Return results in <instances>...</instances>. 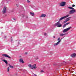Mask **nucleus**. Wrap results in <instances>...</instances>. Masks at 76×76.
<instances>
[{"instance_id": "0eeeda50", "label": "nucleus", "mask_w": 76, "mask_h": 76, "mask_svg": "<svg viewBox=\"0 0 76 76\" xmlns=\"http://www.w3.org/2000/svg\"><path fill=\"white\" fill-rule=\"evenodd\" d=\"M6 11H7V7H4L3 11H2V13H6Z\"/></svg>"}, {"instance_id": "f257e3e1", "label": "nucleus", "mask_w": 76, "mask_h": 76, "mask_svg": "<svg viewBox=\"0 0 76 76\" xmlns=\"http://www.w3.org/2000/svg\"><path fill=\"white\" fill-rule=\"evenodd\" d=\"M61 26H62V25L61 24L60 22L59 21L54 24V26H57L58 28L61 27Z\"/></svg>"}, {"instance_id": "f3484780", "label": "nucleus", "mask_w": 76, "mask_h": 76, "mask_svg": "<svg viewBox=\"0 0 76 76\" xmlns=\"http://www.w3.org/2000/svg\"><path fill=\"white\" fill-rule=\"evenodd\" d=\"M68 8L69 9H70L73 10L74 9V8H73L72 7H69Z\"/></svg>"}, {"instance_id": "a878e982", "label": "nucleus", "mask_w": 76, "mask_h": 76, "mask_svg": "<svg viewBox=\"0 0 76 76\" xmlns=\"http://www.w3.org/2000/svg\"><path fill=\"white\" fill-rule=\"evenodd\" d=\"M66 22H67V21L66 20L64 21V23H66Z\"/></svg>"}, {"instance_id": "6e6552de", "label": "nucleus", "mask_w": 76, "mask_h": 76, "mask_svg": "<svg viewBox=\"0 0 76 76\" xmlns=\"http://www.w3.org/2000/svg\"><path fill=\"white\" fill-rule=\"evenodd\" d=\"M76 12V10H71L70 11L69 14H73L74 13H75Z\"/></svg>"}, {"instance_id": "a211bd4d", "label": "nucleus", "mask_w": 76, "mask_h": 76, "mask_svg": "<svg viewBox=\"0 0 76 76\" xmlns=\"http://www.w3.org/2000/svg\"><path fill=\"white\" fill-rule=\"evenodd\" d=\"M67 25L66 24H65L63 26V28H65V27H66V26Z\"/></svg>"}, {"instance_id": "72a5a7b5", "label": "nucleus", "mask_w": 76, "mask_h": 76, "mask_svg": "<svg viewBox=\"0 0 76 76\" xmlns=\"http://www.w3.org/2000/svg\"><path fill=\"white\" fill-rule=\"evenodd\" d=\"M63 39V38H61V39Z\"/></svg>"}, {"instance_id": "412c9836", "label": "nucleus", "mask_w": 76, "mask_h": 76, "mask_svg": "<svg viewBox=\"0 0 76 76\" xmlns=\"http://www.w3.org/2000/svg\"><path fill=\"white\" fill-rule=\"evenodd\" d=\"M69 23H70V22H69V23H66L65 24L66 25H69Z\"/></svg>"}, {"instance_id": "5701e85b", "label": "nucleus", "mask_w": 76, "mask_h": 76, "mask_svg": "<svg viewBox=\"0 0 76 76\" xmlns=\"http://www.w3.org/2000/svg\"><path fill=\"white\" fill-rule=\"evenodd\" d=\"M44 35H47V33H44Z\"/></svg>"}, {"instance_id": "c9c22d12", "label": "nucleus", "mask_w": 76, "mask_h": 76, "mask_svg": "<svg viewBox=\"0 0 76 76\" xmlns=\"http://www.w3.org/2000/svg\"><path fill=\"white\" fill-rule=\"evenodd\" d=\"M14 75H15V74H14Z\"/></svg>"}, {"instance_id": "dca6fc26", "label": "nucleus", "mask_w": 76, "mask_h": 76, "mask_svg": "<svg viewBox=\"0 0 76 76\" xmlns=\"http://www.w3.org/2000/svg\"><path fill=\"white\" fill-rule=\"evenodd\" d=\"M9 66L10 68H12V69H13L14 67L13 66H12L11 65L9 64Z\"/></svg>"}, {"instance_id": "aec40b11", "label": "nucleus", "mask_w": 76, "mask_h": 76, "mask_svg": "<svg viewBox=\"0 0 76 76\" xmlns=\"http://www.w3.org/2000/svg\"><path fill=\"white\" fill-rule=\"evenodd\" d=\"M40 72H41V73H44V71L43 70H41L40 71Z\"/></svg>"}, {"instance_id": "39448f33", "label": "nucleus", "mask_w": 76, "mask_h": 76, "mask_svg": "<svg viewBox=\"0 0 76 76\" xmlns=\"http://www.w3.org/2000/svg\"><path fill=\"white\" fill-rule=\"evenodd\" d=\"M66 2L62 1L60 3V5L62 7H64L66 5Z\"/></svg>"}, {"instance_id": "9d476101", "label": "nucleus", "mask_w": 76, "mask_h": 76, "mask_svg": "<svg viewBox=\"0 0 76 76\" xmlns=\"http://www.w3.org/2000/svg\"><path fill=\"white\" fill-rule=\"evenodd\" d=\"M47 15L45 14H42L40 16V18H44V17H45Z\"/></svg>"}, {"instance_id": "20e7f679", "label": "nucleus", "mask_w": 76, "mask_h": 76, "mask_svg": "<svg viewBox=\"0 0 76 76\" xmlns=\"http://www.w3.org/2000/svg\"><path fill=\"white\" fill-rule=\"evenodd\" d=\"M71 28H72V27H70L67 28L66 29H65L63 30V33L67 32V31H69V30H70Z\"/></svg>"}, {"instance_id": "c85d7f7f", "label": "nucleus", "mask_w": 76, "mask_h": 76, "mask_svg": "<svg viewBox=\"0 0 76 76\" xmlns=\"http://www.w3.org/2000/svg\"><path fill=\"white\" fill-rule=\"evenodd\" d=\"M34 76H37V75H36V74H34Z\"/></svg>"}, {"instance_id": "cd10ccee", "label": "nucleus", "mask_w": 76, "mask_h": 76, "mask_svg": "<svg viewBox=\"0 0 76 76\" xmlns=\"http://www.w3.org/2000/svg\"><path fill=\"white\" fill-rule=\"evenodd\" d=\"M28 54V53H25V54L26 55V54Z\"/></svg>"}, {"instance_id": "4468645a", "label": "nucleus", "mask_w": 76, "mask_h": 76, "mask_svg": "<svg viewBox=\"0 0 76 76\" xmlns=\"http://www.w3.org/2000/svg\"><path fill=\"white\" fill-rule=\"evenodd\" d=\"M30 15H31V16H34V12H30Z\"/></svg>"}, {"instance_id": "f03ea898", "label": "nucleus", "mask_w": 76, "mask_h": 76, "mask_svg": "<svg viewBox=\"0 0 76 76\" xmlns=\"http://www.w3.org/2000/svg\"><path fill=\"white\" fill-rule=\"evenodd\" d=\"M28 66L29 67H30V68L32 69H35L37 67V66H36V64L31 65V64H29L28 65Z\"/></svg>"}, {"instance_id": "6ab92c4d", "label": "nucleus", "mask_w": 76, "mask_h": 76, "mask_svg": "<svg viewBox=\"0 0 76 76\" xmlns=\"http://www.w3.org/2000/svg\"><path fill=\"white\" fill-rule=\"evenodd\" d=\"M7 72H9V70H10V68H9V67H8L7 69Z\"/></svg>"}, {"instance_id": "1a4fd4ad", "label": "nucleus", "mask_w": 76, "mask_h": 76, "mask_svg": "<svg viewBox=\"0 0 76 76\" xmlns=\"http://www.w3.org/2000/svg\"><path fill=\"white\" fill-rule=\"evenodd\" d=\"M2 56L3 57H8V58H11L9 56L6 54H2Z\"/></svg>"}, {"instance_id": "423d86ee", "label": "nucleus", "mask_w": 76, "mask_h": 76, "mask_svg": "<svg viewBox=\"0 0 76 76\" xmlns=\"http://www.w3.org/2000/svg\"><path fill=\"white\" fill-rule=\"evenodd\" d=\"M69 15H68L62 17L61 18H60V19H59V20L60 21V20H63V19H65V18H67V17H69Z\"/></svg>"}, {"instance_id": "c756f323", "label": "nucleus", "mask_w": 76, "mask_h": 76, "mask_svg": "<svg viewBox=\"0 0 76 76\" xmlns=\"http://www.w3.org/2000/svg\"><path fill=\"white\" fill-rule=\"evenodd\" d=\"M13 19H14V20H16V19H15V18H13Z\"/></svg>"}, {"instance_id": "4be33fe9", "label": "nucleus", "mask_w": 76, "mask_h": 76, "mask_svg": "<svg viewBox=\"0 0 76 76\" xmlns=\"http://www.w3.org/2000/svg\"><path fill=\"white\" fill-rule=\"evenodd\" d=\"M72 7H75V5L73 4V5H72Z\"/></svg>"}, {"instance_id": "473e14b6", "label": "nucleus", "mask_w": 76, "mask_h": 76, "mask_svg": "<svg viewBox=\"0 0 76 76\" xmlns=\"http://www.w3.org/2000/svg\"><path fill=\"white\" fill-rule=\"evenodd\" d=\"M53 38H56L55 37H53Z\"/></svg>"}, {"instance_id": "7ed1b4c3", "label": "nucleus", "mask_w": 76, "mask_h": 76, "mask_svg": "<svg viewBox=\"0 0 76 76\" xmlns=\"http://www.w3.org/2000/svg\"><path fill=\"white\" fill-rule=\"evenodd\" d=\"M60 39V38L59 37L58 38L57 40L58 41V42L57 43L54 44V46H57V45H58L59 44H60V42H61V40Z\"/></svg>"}, {"instance_id": "bb28decb", "label": "nucleus", "mask_w": 76, "mask_h": 76, "mask_svg": "<svg viewBox=\"0 0 76 76\" xmlns=\"http://www.w3.org/2000/svg\"><path fill=\"white\" fill-rule=\"evenodd\" d=\"M27 2H28V3H30V1H29V0H28Z\"/></svg>"}, {"instance_id": "ddd939ff", "label": "nucleus", "mask_w": 76, "mask_h": 76, "mask_svg": "<svg viewBox=\"0 0 76 76\" xmlns=\"http://www.w3.org/2000/svg\"><path fill=\"white\" fill-rule=\"evenodd\" d=\"M3 61H4V62H5V63L6 64H7V60H6L5 59H4L2 60Z\"/></svg>"}, {"instance_id": "2eb2a0df", "label": "nucleus", "mask_w": 76, "mask_h": 76, "mask_svg": "<svg viewBox=\"0 0 76 76\" xmlns=\"http://www.w3.org/2000/svg\"><path fill=\"white\" fill-rule=\"evenodd\" d=\"M19 61L21 63H24V62H23V59H20V60Z\"/></svg>"}, {"instance_id": "393cba45", "label": "nucleus", "mask_w": 76, "mask_h": 76, "mask_svg": "<svg viewBox=\"0 0 76 76\" xmlns=\"http://www.w3.org/2000/svg\"><path fill=\"white\" fill-rule=\"evenodd\" d=\"M67 20H66V22H67V21H69V20H70L69 19H67Z\"/></svg>"}, {"instance_id": "b1692460", "label": "nucleus", "mask_w": 76, "mask_h": 76, "mask_svg": "<svg viewBox=\"0 0 76 76\" xmlns=\"http://www.w3.org/2000/svg\"><path fill=\"white\" fill-rule=\"evenodd\" d=\"M71 18V17H69L67 18V19H70Z\"/></svg>"}, {"instance_id": "f8f14e48", "label": "nucleus", "mask_w": 76, "mask_h": 76, "mask_svg": "<svg viewBox=\"0 0 76 76\" xmlns=\"http://www.w3.org/2000/svg\"><path fill=\"white\" fill-rule=\"evenodd\" d=\"M71 56L72 57H75L76 56V53H74L71 54Z\"/></svg>"}, {"instance_id": "2f4dec72", "label": "nucleus", "mask_w": 76, "mask_h": 76, "mask_svg": "<svg viewBox=\"0 0 76 76\" xmlns=\"http://www.w3.org/2000/svg\"><path fill=\"white\" fill-rule=\"evenodd\" d=\"M38 58H36V59L37 60V59H38Z\"/></svg>"}, {"instance_id": "f704fd0d", "label": "nucleus", "mask_w": 76, "mask_h": 76, "mask_svg": "<svg viewBox=\"0 0 76 76\" xmlns=\"http://www.w3.org/2000/svg\"><path fill=\"white\" fill-rule=\"evenodd\" d=\"M17 6H18V5H17Z\"/></svg>"}, {"instance_id": "7c9ffc66", "label": "nucleus", "mask_w": 76, "mask_h": 76, "mask_svg": "<svg viewBox=\"0 0 76 76\" xmlns=\"http://www.w3.org/2000/svg\"><path fill=\"white\" fill-rule=\"evenodd\" d=\"M18 44H20V43L19 42H18Z\"/></svg>"}, {"instance_id": "9b49d317", "label": "nucleus", "mask_w": 76, "mask_h": 76, "mask_svg": "<svg viewBox=\"0 0 76 76\" xmlns=\"http://www.w3.org/2000/svg\"><path fill=\"white\" fill-rule=\"evenodd\" d=\"M66 33L65 34H63V33H61L59 34V36L60 37H62L63 36H64V35H66Z\"/></svg>"}]
</instances>
